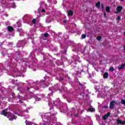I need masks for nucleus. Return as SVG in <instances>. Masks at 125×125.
<instances>
[{"label":"nucleus","instance_id":"f3484780","mask_svg":"<svg viewBox=\"0 0 125 125\" xmlns=\"http://www.w3.org/2000/svg\"><path fill=\"white\" fill-rule=\"evenodd\" d=\"M89 112H93L94 111V109L93 108H89Z\"/></svg>","mask_w":125,"mask_h":125},{"label":"nucleus","instance_id":"5701e85b","mask_svg":"<svg viewBox=\"0 0 125 125\" xmlns=\"http://www.w3.org/2000/svg\"><path fill=\"white\" fill-rule=\"evenodd\" d=\"M79 85L80 86H83V84L81 83V82H79Z\"/></svg>","mask_w":125,"mask_h":125},{"label":"nucleus","instance_id":"2f4dec72","mask_svg":"<svg viewBox=\"0 0 125 125\" xmlns=\"http://www.w3.org/2000/svg\"><path fill=\"white\" fill-rule=\"evenodd\" d=\"M46 79H45V80H43L44 81V82H45V80H46Z\"/></svg>","mask_w":125,"mask_h":125},{"label":"nucleus","instance_id":"f8f14e48","mask_svg":"<svg viewBox=\"0 0 125 125\" xmlns=\"http://www.w3.org/2000/svg\"><path fill=\"white\" fill-rule=\"evenodd\" d=\"M121 104H123V105H125V100L122 99L121 101Z\"/></svg>","mask_w":125,"mask_h":125},{"label":"nucleus","instance_id":"aec40b11","mask_svg":"<svg viewBox=\"0 0 125 125\" xmlns=\"http://www.w3.org/2000/svg\"><path fill=\"white\" fill-rule=\"evenodd\" d=\"M121 125H125V121H122Z\"/></svg>","mask_w":125,"mask_h":125},{"label":"nucleus","instance_id":"f704fd0d","mask_svg":"<svg viewBox=\"0 0 125 125\" xmlns=\"http://www.w3.org/2000/svg\"><path fill=\"white\" fill-rule=\"evenodd\" d=\"M44 40L45 41V40H46V39H44Z\"/></svg>","mask_w":125,"mask_h":125},{"label":"nucleus","instance_id":"7c9ffc66","mask_svg":"<svg viewBox=\"0 0 125 125\" xmlns=\"http://www.w3.org/2000/svg\"><path fill=\"white\" fill-rule=\"evenodd\" d=\"M43 125H46V124H44Z\"/></svg>","mask_w":125,"mask_h":125},{"label":"nucleus","instance_id":"9d476101","mask_svg":"<svg viewBox=\"0 0 125 125\" xmlns=\"http://www.w3.org/2000/svg\"><path fill=\"white\" fill-rule=\"evenodd\" d=\"M68 15L73 16L74 15V11L73 10H70L68 13Z\"/></svg>","mask_w":125,"mask_h":125},{"label":"nucleus","instance_id":"1a4fd4ad","mask_svg":"<svg viewBox=\"0 0 125 125\" xmlns=\"http://www.w3.org/2000/svg\"><path fill=\"white\" fill-rule=\"evenodd\" d=\"M105 10L107 13H109L110 11H111V7L109 6H107L105 7Z\"/></svg>","mask_w":125,"mask_h":125},{"label":"nucleus","instance_id":"bb28decb","mask_svg":"<svg viewBox=\"0 0 125 125\" xmlns=\"http://www.w3.org/2000/svg\"><path fill=\"white\" fill-rule=\"evenodd\" d=\"M27 91H30V88L29 87H27Z\"/></svg>","mask_w":125,"mask_h":125},{"label":"nucleus","instance_id":"4468645a","mask_svg":"<svg viewBox=\"0 0 125 125\" xmlns=\"http://www.w3.org/2000/svg\"><path fill=\"white\" fill-rule=\"evenodd\" d=\"M36 22H37V20H36L35 19H34L32 21V22L33 23V24H36Z\"/></svg>","mask_w":125,"mask_h":125},{"label":"nucleus","instance_id":"423d86ee","mask_svg":"<svg viewBox=\"0 0 125 125\" xmlns=\"http://www.w3.org/2000/svg\"><path fill=\"white\" fill-rule=\"evenodd\" d=\"M125 62L124 64H122L121 65L118 66L119 70H124L125 69Z\"/></svg>","mask_w":125,"mask_h":125},{"label":"nucleus","instance_id":"6e6552de","mask_svg":"<svg viewBox=\"0 0 125 125\" xmlns=\"http://www.w3.org/2000/svg\"><path fill=\"white\" fill-rule=\"evenodd\" d=\"M104 79H107V78H108V77H109V73H108V72H105L104 74V76H103Z\"/></svg>","mask_w":125,"mask_h":125},{"label":"nucleus","instance_id":"f03ea898","mask_svg":"<svg viewBox=\"0 0 125 125\" xmlns=\"http://www.w3.org/2000/svg\"><path fill=\"white\" fill-rule=\"evenodd\" d=\"M1 115H3V116H4V117H7V116H8V112H7V109H5L2 110Z\"/></svg>","mask_w":125,"mask_h":125},{"label":"nucleus","instance_id":"a211bd4d","mask_svg":"<svg viewBox=\"0 0 125 125\" xmlns=\"http://www.w3.org/2000/svg\"><path fill=\"white\" fill-rule=\"evenodd\" d=\"M109 71H111V72H113V71H114V67H111L109 68Z\"/></svg>","mask_w":125,"mask_h":125},{"label":"nucleus","instance_id":"c85d7f7f","mask_svg":"<svg viewBox=\"0 0 125 125\" xmlns=\"http://www.w3.org/2000/svg\"><path fill=\"white\" fill-rule=\"evenodd\" d=\"M124 51L125 52V46H124Z\"/></svg>","mask_w":125,"mask_h":125},{"label":"nucleus","instance_id":"c9c22d12","mask_svg":"<svg viewBox=\"0 0 125 125\" xmlns=\"http://www.w3.org/2000/svg\"><path fill=\"white\" fill-rule=\"evenodd\" d=\"M0 45H1V44H0Z\"/></svg>","mask_w":125,"mask_h":125},{"label":"nucleus","instance_id":"7ed1b4c3","mask_svg":"<svg viewBox=\"0 0 125 125\" xmlns=\"http://www.w3.org/2000/svg\"><path fill=\"white\" fill-rule=\"evenodd\" d=\"M115 104H116V101H115L114 100L112 101L110 103V105H109L110 109H111V110H113V109H114V106H115Z\"/></svg>","mask_w":125,"mask_h":125},{"label":"nucleus","instance_id":"dca6fc26","mask_svg":"<svg viewBox=\"0 0 125 125\" xmlns=\"http://www.w3.org/2000/svg\"><path fill=\"white\" fill-rule=\"evenodd\" d=\"M101 39H102L101 36H98L97 38V39L98 41H101Z\"/></svg>","mask_w":125,"mask_h":125},{"label":"nucleus","instance_id":"4be33fe9","mask_svg":"<svg viewBox=\"0 0 125 125\" xmlns=\"http://www.w3.org/2000/svg\"><path fill=\"white\" fill-rule=\"evenodd\" d=\"M103 108H104V109H107V108H108V106H103Z\"/></svg>","mask_w":125,"mask_h":125},{"label":"nucleus","instance_id":"0eeeda50","mask_svg":"<svg viewBox=\"0 0 125 125\" xmlns=\"http://www.w3.org/2000/svg\"><path fill=\"white\" fill-rule=\"evenodd\" d=\"M7 30L9 32H12V31H14V28H13V27L12 26H8L7 27Z\"/></svg>","mask_w":125,"mask_h":125},{"label":"nucleus","instance_id":"c756f323","mask_svg":"<svg viewBox=\"0 0 125 125\" xmlns=\"http://www.w3.org/2000/svg\"><path fill=\"white\" fill-rule=\"evenodd\" d=\"M47 37H49V34H47Z\"/></svg>","mask_w":125,"mask_h":125},{"label":"nucleus","instance_id":"2eb2a0df","mask_svg":"<svg viewBox=\"0 0 125 125\" xmlns=\"http://www.w3.org/2000/svg\"><path fill=\"white\" fill-rule=\"evenodd\" d=\"M82 39H85V38H86V35L85 34H82Z\"/></svg>","mask_w":125,"mask_h":125},{"label":"nucleus","instance_id":"72a5a7b5","mask_svg":"<svg viewBox=\"0 0 125 125\" xmlns=\"http://www.w3.org/2000/svg\"><path fill=\"white\" fill-rule=\"evenodd\" d=\"M121 1H124V0H122Z\"/></svg>","mask_w":125,"mask_h":125},{"label":"nucleus","instance_id":"393cba45","mask_svg":"<svg viewBox=\"0 0 125 125\" xmlns=\"http://www.w3.org/2000/svg\"><path fill=\"white\" fill-rule=\"evenodd\" d=\"M42 12H43V13L45 12V10H44V9H42Z\"/></svg>","mask_w":125,"mask_h":125},{"label":"nucleus","instance_id":"6ab92c4d","mask_svg":"<svg viewBox=\"0 0 125 125\" xmlns=\"http://www.w3.org/2000/svg\"><path fill=\"white\" fill-rule=\"evenodd\" d=\"M44 38H47V33L44 34Z\"/></svg>","mask_w":125,"mask_h":125},{"label":"nucleus","instance_id":"ddd939ff","mask_svg":"<svg viewBox=\"0 0 125 125\" xmlns=\"http://www.w3.org/2000/svg\"><path fill=\"white\" fill-rule=\"evenodd\" d=\"M117 124L118 125H121L122 121L120 119L117 120Z\"/></svg>","mask_w":125,"mask_h":125},{"label":"nucleus","instance_id":"b1692460","mask_svg":"<svg viewBox=\"0 0 125 125\" xmlns=\"http://www.w3.org/2000/svg\"><path fill=\"white\" fill-rule=\"evenodd\" d=\"M104 17H107V16L106 15V12H104Z\"/></svg>","mask_w":125,"mask_h":125},{"label":"nucleus","instance_id":"a878e982","mask_svg":"<svg viewBox=\"0 0 125 125\" xmlns=\"http://www.w3.org/2000/svg\"><path fill=\"white\" fill-rule=\"evenodd\" d=\"M102 8L104 9V5L103 4H102Z\"/></svg>","mask_w":125,"mask_h":125},{"label":"nucleus","instance_id":"20e7f679","mask_svg":"<svg viewBox=\"0 0 125 125\" xmlns=\"http://www.w3.org/2000/svg\"><path fill=\"white\" fill-rule=\"evenodd\" d=\"M116 10L117 12H115L116 14H117V13H120V12H121L122 10H123V6H118L116 8Z\"/></svg>","mask_w":125,"mask_h":125},{"label":"nucleus","instance_id":"473e14b6","mask_svg":"<svg viewBox=\"0 0 125 125\" xmlns=\"http://www.w3.org/2000/svg\"><path fill=\"white\" fill-rule=\"evenodd\" d=\"M124 36H125V32H124Z\"/></svg>","mask_w":125,"mask_h":125},{"label":"nucleus","instance_id":"412c9836","mask_svg":"<svg viewBox=\"0 0 125 125\" xmlns=\"http://www.w3.org/2000/svg\"><path fill=\"white\" fill-rule=\"evenodd\" d=\"M117 20H118V21H120V20H121V17L120 16L118 17Z\"/></svg>","mask_w":125,"mask_h":125},{"label":"nucleus","instance_id":"39448f33","mask_svg":"<svg viewBox=\"0 0 125 125\" xmlns=\"http://www.w3.org/2000/svg\"><path fill=\"white\" fill-rule=\"evenodd\" d=\"M110 115H111V113L108 112L106 114L104 115L103 117V120H104V121H105V120H107V119H108V118L110 117Z\"/></svg>","mask_w":125,"mask_h":125},{"label":"nucleus","instance_id":"9b49d317","mask_svg":"<svg viewBox=\"0 0 125 125\" xmlns=\"http://www.w3.org/2000/svg\"><path fill=\"white\" fill-rule=\"evenodd\" d=\"M96 7H97V8H100V1L97 2L96 4Z\"/></svg>","mask_w":125,"mask_h":125},{"label":"nucleus","instance_id":"cd10ccee","mask_svg":"<svg viewBox=\"0 0 125 125\" xmlns=\"http://www.w3.org/2000/svg\"><path fill=\"white\" fill-rule=\"evenodd\" d=\"M67 22V21H63V23H66Z\"/></svg>","mask_w":125,"mask_h":125},{"label":"nucleus","instance_id":"f257e3e1","mask_svg":"<svg viewBox=\"0 0 125 125\" xmlns=\"http://www.w3.org/2000/svg\"><path fill=\"white\" fill-rule=\"evenodd\" d=\"M7 119L9 121L12 122L13 120H16L17 119V116H16L14 114L10 112H8V115L7 116Z\"/></svg>","mask_w":125,"mask_h":125}]
</instances>
